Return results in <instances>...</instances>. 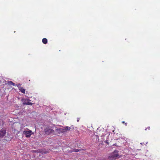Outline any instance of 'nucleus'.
<instances>
[{
	"instance_id": "obj_1",
	"label": "nucleus",
	"mask_w": 160,
	"mask_h": 160,
	"mask_svg": "<svg viewBox=\"0 0 160 160\" xmlns=\"http://www.w3.org/2000/svg\"><path fill=\"white\" fill-rule=\"evenodd\" d=\"M118 151L115 150L108 157V159L109 160H115L119 158L120 157L118 153Z\"/></svg>"
},
{
	"instance_id": "obj_2",
	"label": "nucleus",
	"mask_w": 160,
	"mask_h": 160,
	"mask_svg": "<svg viewBox=\"0 0 160 160\" xmlns=\"http://www.w3.org/2000/svg\"><path fill=\"white\" fill-rule=\"evenodd\" d=\"M44 132L45 134L48 135L53 132L54 130L49 127H47L44 129Z\"/></svg>"
},
{
	"instance_id": "obj_3",
	"label": "nucleus",
	"mask_w": 160,
	"mask_h": 160,
	"mask_svg": "<svg viewBox=\"0 0 160 160\" xmlns=\"http://www.w3.org/2000/svg\"><path fill=\"white\" fill-rule=\"evenodd\" d=\"M32 131L31 130H24L23 132V134L25 135V137L26 138H30L32 134Z\"/></svg>"
},
{
	"instance_id": "obj_4",
	"label": "nucleus",
	"mask_w": 160,
	"mask_h": 160,
	"mask_svg": "<svg viewBox=\"0 0 160 160\" xmlns=\"http://www.w3.org/2000/svg\"><path fill=\"white\" fill-rule=\"evenodd\" d=\"M30 100L28 99H24L22 100L23 103L24 105H32V103L29 102Z\"/></svg>"
},
{
	"instance_id": "obj_5",
	"label": "nucleus",
	"mask_w": 160,
	"mask_h": 160,
	"mask_svg": "<svg viewBox=\"0 0 160 160\" xmlns=\"http://www.w3.org/2000/svg\"><path fill=\"white\" fill-rule=\"evenodd\" d=\"M71 128L68 126L64 127L63 128H60L59 129L60 131L62 133H64L66 132L68 130H70Z\"/></svg>"
},
{
	"instance_id": "obj_6",
	"label": "nucleus",
	"mask_w": 160,
	"mask_h": 160,
	"mask_svg": "<svg viewBox=\"0 0 160 160\" xmlns=\"http://www.w3.org/2000/svg\"><path fill=\"white\" fill-rule=\"evenodd\" d=\"M6 133V130L4 129H2L0 130V138H2L4 137Z\"/></svg>"
},
{
	"instance_id": "obj_7",
	"label": "nucleus",
	"mask_w": 160,
	"mask_h": 160,
	"mask_svg": "<svg viewBox=\"0 0 160 160\" xmlns=\"http://www.w3.org/2000/svg\"><path fill=\"white\" fill-rule=\"evenodd\" d=\"M18 89L19 91L22 93L25 94V89L23 88V87L19 86L18 87Z\"/></svg>"
},
{
	"instance_id": "obj_8",
	"label": "nucleus",
	"mask_w": 160,
	"mask_h": 160,
	"mask_svg": "<svg viewBox=\"0 0 160 160\" xmlns=\"http://www.w3.org/2000/svg\"><path fill=\"white\" fill-rule=\"evenodd\" d=\"M42 42L44 44H46L48 42V40L46 38H43L42 39Z\"/></svg>"
},
{
	"instance_id": "obj_9",
	"label": "nucleus",
	"mask_w": 160,
	"mask_h": 160,
	"mask_svg": "<svg viewBox=\"0 0 160 160\" xmlns=\"http://www.w3.org/2000/svg\"><path fill=\"white\" fill-rule=\"evenodd\" d=\"M8 84L11 85H12L13 86H15V84L11 81H8Z\"/></svg>"
},
{
	"instance_id": "obj_10",
	"label": "nucleus",
	"mask_w": 160,
	"mask_h": 160,
	"mask_svg": "<svg viewBox=\"0 0 160 160\" xmlns=\"http://www.w3.org/2000/svg\"><path fill=\"white\" fill-rule=\"evenodd\" d=\"M79 151V150L78 149H74V150H73V151H74V152H78Z\"/></svg>"
},
{
	"instance_id": "obj_11",
	"label": "nucleus",
	"mask_w": 160,
	"mask_h": 160,
	"mask_svg": "<svg viewBox=\"0 0 160 160\" xmlns=\"http://www.w3.org/2000/svg\"><path fill=\"white\" fill-rule=\"evenodd\" d=\"M150 129V127H148L147 128H146L145 130H149Z\"/></svg>"
},
{
	"instance_id": "obj_12",
	"label": "nucleus",
	"mask_w": 160,
	"mask_h": 160,
	"mask_svg": "<svg viewBox=\"0 0 160 160\" xmlns=\"http://www.w3.org/2000/svg\"><path fill=\"white\" fill-rule=\"evenodd\" d=\"M98 134L99 136H100L101 137H102L104 136V134L103 133L102 134H100V133H98Z\"/></svg>"
},
{
	"instance_id": "obj_13",
	"label": "nucleus",
	"mask_w": 160,
	"mask_h": 160,
	"mask_svg": "<svg viewBox=\"0 0 160 160\" xmlns=\"http://www.w3.org/2000/svg\"><path fill=\"white\" fill-rule=\"evenodd\" d=\"M105 142L106 143H107V144L108 145L109 144V142H108V140H107H107H106L105 141Z\"/></svg>"
},
{
	"instance_id": "obj_14",
	"label": "nucleus",
	"mask_w": 160,
	"mask_h": 160,
	"mask_svg": "<svg viewBox=\"0 0 160 160\" xmlns=\"http://www.w3.org/2000/svg\"><path fill=\"white\" fill-rule=\"evenodd\" d=\"M122 123H123V124H124L126 126L127 125V123H126L124 121H122Z\"/></svg>"
},
{
	"instance_id": "obj_15",
	"label": "nucleus",
	"mask_w": 160,
	"mask_h": 160,
	"mask_svg": "<svg viewBox=\"0 0 160 160\" xmlns=\"http://www.w3.org/2000/svg\"><path fill=\"white\" fill-rule=\"evenodd\" d=\"M79 118H78V119H77V121L78 122H79Z\"/></svg>"
},
{
	"instance_id": "obj_16",
	"label": "nucleus",
	"mask_w": 160,
	"mask_h": 160,
	"mask_svg": "<svg viewBox=\"0 0 160 160\" xmlns=\"http://www.w3.org/2000/svg\"><path fill=\"white\" fill-rule=\"evenodd\" d=\"M113 146H115L116 145V144H114L113 145Z\"/></svg>"
}]
</instances>
